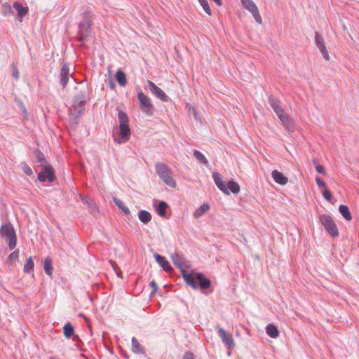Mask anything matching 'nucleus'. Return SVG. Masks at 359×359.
Instances as JSON below:
<instances>
[{"label":"nucleus","instance_id":"1","mask_svg":"<svg viewBox=\"0 0 359 359\" xmlns=\"http://www.w3.org/2000/svg\"><path fill=\"white\" fill-rule=\"evenodd\" d=\"M172 259L175 266L180 269L182 276L189 286L195 290L200 287L201 290L210 287V280L206 278L203 273L195 271H192L191 273L187 272V269L189 267V265L187 264L182 256L175 254L172 255Z\"/></svg>","mask_w":359,"mask_h":359},{"label":"nucleus","instance_id":"2","mask_svg":"<svg viewBox=\"0 0 359 359\" xmlns=\"http://www.w3.org/2000/svg\"><path fill=\"white\" fill-rule=\"evenodd\" d=\"M118 118L119 122V130L118 137H114V140L118 143H122L128 141L130 137V128L129 127V120L126 113L122 110H119L118 113Z\"/></svg>","mask_w":359,"mask_h":359},{"label":"nucleus","instance_id":"3","mask_svg":"<svg viewBox=\"0 0 359 359\" xmlns=\"http://www.w3.org/2000/svg\"><path fill=\"white\" fill-rule=\"evenodd\" d=\"M157 175L168 186L175 188L176 182L172 177V173L169 167L163 163L158 162L155 165Z\"/></svg>","mask_w":359,"mask_h":359},{"label":"nucleus","instance_id":"4","mask_svg":"<svg viewBox=\"0 0 359 359\" xmlns=\"http://www.w3.org/2000/svg\"><path fill=\"white\" fill-rule=\"evenodd\" d=\"M269 104L273 109L274 112L276 114L283 125L285 127L288 128L290 126V117L285 112L284 109L281 107L280 101L278 99L274 97L273 95H271L269 97Z\"/></svg>","mask_w":359,"mask_h":359},{"label":"nucleus","instance_id":"5","mask_svg":"<svg viewBox=\"0 0 359 359\" xmlns=\"http://www.w3.org/2000/svg\"><path fill=\"white\" fill-rule=\"evenodd\" d=\"M0 235L8 241V247L10 250H13L15 248L17 244V237L12 224H2L0 228Z\"/></svg>","mask_w":359,"mask_h":359},{"label":"nucleus","instance_id":"6","mask_svg":"<svg viewBox=\"0 0 359 359\" xmlns=\"http://www.w3.org/2000/svg\"><path fill=\"white\" fill-rule=\"evenodd\" d=\"M319 219L321 224L331 236L336 237L339 235L337 226L331 216L323 214L320 215Z\"/></svg>","mask_w":359,"mask_h":359},{"label":"nucleus","instance_id":"7","mask_svg":"<svg viewBox=\"0 0 359 359\" xmlns=\"http://www.w3.org/2000/svg\"><path fill=\"white\" fill-rule=\"evenodd\" d=\"M137 99L140 102V109L147 115L151 116L154 113V105L150 98L144 95L142 91L137 93Z\"/></svg>","mask_w":359,"mask_h":359},{"label":"nucleus","instance_id":"8","mask_svg":"<svg viewBox=\"0 0 359 359\" xmlns=\"http://www.w3.org/2000/svg\"><path fill=\"white\" fill-rule=\"evenodd\" d=\"M241 1L243 6L252 15L255 21L261 25L262 19L255 2L252 0H241Z\"/></svg>","mask_w":359,"mask_h":359},{"label":"nucleus","instance_id":"9","mask_svg":"<svg viewBox=\"0 0 359 359\" xmlns=\"http://www.w3.org/2000/svg\"><path fill=\"white\" fill-rule=\"evenodd\" d=\"M217 334L228 349L231 350L235 346L234 340L231 334L226 332L222 327L219 326L217 327Z\"/></svg>","mask_w":359,"mask_h":359},{"label":"nucleus","instance_id":"10","mask_svg":"<svg viewBox=\"0 0 359 359\" xmlns=\"http://www.w3.org/2000/svg\"><path fill=\"white\" fill-rule=\"evenodd\" d=\"M92 24L81 23L79 24L78 36L77 40L80 42H83L88 38L91 32Z\"/></svg>","mask_w":359,"mask_h":359},{"label":"nucleus","instance_id":"11","mask_svg":"<svg viewBox=\"0 0 359 359\" xmlns=\"http://www.w3.org/2000/svg\"><path fill=\"white\" fill-rule=\"evenodd\" d=\"M43 168V170L38 175V180L40 182H45L46 180L50 182H53L55 177L52 166L48 165Z\"/></svg>","mask_w":359,"mask_h":359},{"label":"nucleus","instance_id":"12","mask_svg":"<svg viewBox=\"0 0 359 359\" xmlns=\"http://www.w3.org/2000/svg\"><path fill=\"white\" fill-rule=\"evenodd\" d=\"M148 86L150 88L151 92L158 98L161 100L162 101H168V96L164 93L163 90H161L159 87H158L154 82L151 81H147Z\"/></svg>","mask_w":359,"mask_h":359},{"label":"nucleus","instance_id":"13","mask_svg":"<svg viewBox=\"0 0 359 359\" xmlns=\"http://www.w3.org/2000/svg\"><path fill=\"white\" fill-rule=\"evenodd\" d=\"M86 102L74 100L70 110L75 118H79L85 111Z\"/></svg>","mask_w":359,"mask_h":359},{"label":"nucleus","instance_id":"14","mask_svg":"<svg viewBox=\"0 0 359 359\" xmlns=\"http://www.w3.org/2000/svg\"><path fill=\"white\" fill-rule=\"evenodd\" d=\"M69 67L67 63H63L60 69V84L65 88L69 81Z\"/></svg>","mask_w":359,"mask_h":359},{"label":"nucleus","instance_id":"15","mask_svg":"<svg viewBox=\"0 0 359 359\" xmlns=\"http://www.w3.org/2000/svg\"><path fill=\"white\" fill-rule=\"evenodd\" d=\"M75 90H78V93L75 95L74 100L86 102L88 94V88L86 87L80 88L76 87Z\"/></svg>","mask_w":359,"mask_h":359},{"label":"nucleus","instance_id":"16","mask_svg":"<svg viewBox=\"0 0 359 359\" xmlns=\"http://www.w3.org/2000/svg\"><path fill=\"white\" fill-rule=\"evenodd\" d=\"M154 257L156 262L160 264V266L165 270V271H171L172 268L170 263L165 259V258L157 253L154 255Z\"/></svg>","mask_w":359,"mask_h":359},{"label":"nucleus","instance_id":"17","mask_svg":"<svg viewBox=\"0 0 359 359\" xmlns=\"http://www.w3.org/2000/svg\"><path fill=\"white\" fill-rule=\"evenodd\" d=\"M271 176L273 180L281 185H285L287 183V178L283 175V174L277 170L272 171Z\"/></svg>","mask_w":359,"mask_h":359},{"label":"nucleus","instance_id":"18","mask_svg":"<svg viewBox=\"0 0 359 359\" xmlns=\"http://www.w3.org/2000/svg\"><path fill=\"white\" fill-rule=\"evenodd\" d=\"M13 7L16 10L18 15L21 18L25 16L29 11L27 6H24L21 3L18 1L14 2Z\"/></svg>","mask_w":359,"mask_h":359},{"label":"nucleus","instance_id":"19","mask_svg":"<svg viewBox=\"0 0 359 359\" xmlns=\"http://www.w3.org/2000/svg\"><path fill=\"white\" fill-rule=\"evenodd\" d=\"M43 269L48 276L53 274V262L50 257H46L43 260Z\"/></svg>","mask_w":359,"mask_h":359},{"label":"nucleus","instance_id":"20","mask_svg":"<svg viewBox=\"0 0 359 359\" xmlns=\"http://www.w3.org/2000/svg\"><path fill=\"white\" fill-rule=\"evenodd\" d=\"M132 350L136 353H144V349L135 337L132 338Z\"/></svg>","mask_w":359,"mask_h":359},{"label":"nucleus","instance_id":"21","mask_svg":"<svg viewBox=\"0 0 359 359\" xmlns=\"http://www.w3.org/2000/svg\"><path fill=\"white\" fill-rule=\"evenodd\" d=\"M339 211L344 217V219L347 221H351L352 219L351 214L349 211V208L346 205H340L339 207Z\"/></svg>","mask_w":359,"mask_h":359},{"label":"nucleus","instance_id":"22","mask_svg":"<svg viewBox=\"0 0 359 359\" xmlns=\"http://www.w3.org/2000/svg\"><path fill=\"white\" fill-rule=\"evenodd\" d=\"M116 79L121 86H125L127 84L126 74L121 69L116 72Z\"/></svg>","mask_w":359,"mask_h":359},{"label":"nucleus","instance_id":"23","mask_svg":"<svg viewBox=\"0 0 359 359\" xmlns=\"http://www.w3.org/2000/svg\"><path fill=\"white\" fill-rule=\"evenodd\" d=\"M210 210V205L208 203H203L198 209H196L194 213V216L196 218L201 217L203 214Z\"/></svg>","mask_w":359,"mask_h":359},{"label":"nucleus","instance_id":"24","mask_svg":"<svg viewBox=\"0 0 359 359\" xmlns=\"http://www.w3.org/2000/svg\"><path fill=\"white\" fill-rule=\"evenodd\" d=\"M138 217L144 224H147L151 220V215L147 210H140L138 212Z\"/></svg>","mask_w":359,"mask_h":359},{"label":"nucleus","instance_id":"25","mask_svg":"<svg viewBox=\"0 0 359 359\" xmlns=\"http://www.w3.org/2000/svg\"><path fill=\"white\" fill-rule=\"evenodd\" d=\"M266 332L272 338H276L279 335L277 327L272 324L268 325L266 326Z\"/></svg>","mask_w":359,"mask_h":359},{"label":"nucleus","instance_id":"26","mask_svg":"<svg viewBox=\"0 0 359 359\" xmlns=\"http://www.w3.org/2000/svg\"><path fill=\"white\" fill-rule=\"evenodd\" d=\"M82 201L88 205L89 208L90 209L91 213L95 215L96 212H97L98 210L96 208L94 201L90 198H83Z\"/></svg>","mask_w":359,"mask_h":359},{"label":"nucleus","instance_id":"27","mask_svg":"<svg viewBox=\"0 0 359 359\" xmlns=\"http://www.w3.org/2000/svg\"><path fill=\"white\" fill-rule=\"evenodd\" d=\"M63 331H64V335L67 338H70L74 334V327L72 326V325L69 322V323H67L64 325Z\"/></svg>","mask_w":359,"mask_h":359},{"label":"nucleus","instance_id":"28","mask_svg":"<svg viewBox=\"0 0 359 359\" xmlns=\"http://www.w3.org/2000/svg\"><path fill=\"white\" fill-rule=\"evenodd\" d=\"M168 208V205L165 202L161 201L156 208V211L160 216L163 217L165 215L166 210Z\"/></svg>","mask_w":359,"mask_h":359},{"label":"nucleus","instance_id":"29","mask_svg":"<svg viewBox=\"0 0 359 359\" xmlns=\"http://www.w3.org/2000/svg\"><path fill=\"white\" fill-rule=\"evenodd\" d=\"M34 262L32 257H29L24 266V271L25 273H30L34 269Z\"/></svg>","mask_w":359,"mask_h":359},{"label":"nucleus","instance_id":"30","mask_svg":"<svg viewBox=\"0 0 359 359\" xmlns=\"http://www.w3.org/2000/svg\"><path fill=\"white\" fill-rule=\"evenodd\" d=\"M194 157L201 163L206 165L208 164V161L205 156L199 151L195 150L194 152Z\"/></svg>","mask_w":359,"mask_h":359},{"label":"nucleus","instance_id":"31","mask_svg":"<svg viewBox=\"0 0 359 359\" xmlns=\"http://www.w3.org/2000/svg\"><path fill=\"white\" fill-rule=\"evenodd\" d=\"M228 190H231V191L233 194H238L240 191V186L233 181H230L228 183Z\"/></svg>","mask_w":359,"mask_h":359},{"label":"nucleus","instance_id":"32","mask_svg":"<svg viewBox=\"0 0 359 359\" xmlns=\"http://www.w3.org/2000/svg\"><path fill=\"white\" fill-rule=\"evenodd\" d=\"M83 21L81 23H89L92 24V14L89 11H86L83 13Z\"/></svg>","mask_w":359,"mask_h":359},{"label":"nucleus","instance_id":"33","mask_svg":"<svg viewBox=\"0 0 359 359\" xmlns=\"http://www.w3.org/2000/svg\"><path fill=\"white\" fill-rule=\"evenodd\" d=\"M198 1L201 4V5L202 6V7L204 9L205 12L208 15H211V14H212L211 9H210V8L209 6V4H208L207 0H198Z\"/></svg>","mask_w":359,"mask_h":359},{"label":"nucleus","instance_id":"34","mask_svg":"<svg viewBox=\"0 0 359 359\" xmlns=\"http://www.w3.org/2000/svg\"><path fill=\"white\" fill-rule=\"evenodd\" d=\"M114 203L121 208L126 214H130L129 209L123 205V203L117 198H114Z\"/></svg>","mask_w":359,"mask_h":359},{"label":"nucleus","instance_id":"35","mask_svg":"<svg viewBox=\"0 0 359 359\" xmlns=\"http://www.w3.org/2000/svg\"><path fill=\"white\" fill-rule=\"evenodd\" d=\"M36 163H38L39 166H41V167L46 166V161L43 154L40 153L37 155Z\"/></svg>","mask_w":359,"mask_h":359},{"label":"nucleus","instance_id":"36","mask_svg":"<svg viewBox=\"0 0 359 359\" xmlns=\"http://www.w3.org/2000/svg\"><path fill=\"white\" fill-rule=\"evenodd\" d=\"M22 171L28 176H32L33 175V172L32 168L25 163H22Z\"/></svg>","mask_w":359,"mask_h":359},{"label":"nucleus","instance_id":"37","mask_svg":"<svg viewBox=\"0 0 359 359\" xmlns=\"http://www.w3.org/2000/svg\"><path fill=\"white\" fill-rule=\"evenodd\" d=\"M217 187L222 191L224 192L225 194H227L229 195L230 194L229 191L228 190V188L226 187V183L224 181H222V182H220L218 185H217Z\"/></svg>","mask_w":359,"mask_h":359},{"label":"nucleus","instance_id":"38","mask_svg":"<svg viewBox=\"0 0 359 359\" xmlns=\"http://www.w3.org/2000/svg\"><path fill=\"white\" fill-rule=\"evenodd\" d=\"M313 162L314 164H316V171L318 172V173H321L323 175H325V168L323 165H319L317 163V161L316 159H313Z\"/></svg>","mask_w":359,"mask_h":359},{"label":"nucleus","instance_id":"39","mask_svg":"<svg viewBox=\"0 0 359 359\" xmlns=\"http://www.w3.org/2000/svg\"><path fill=\"white\" fill-rule=\"evenodd\" d=\"M212 177L217 186L223 181L220 174L218 172H213Z\"/></svg>","mask_w":359,"mask_h":359},{"label":"nucleus","instance_id":"40","mask_svg":"<svg viewBox=\"0 0 359 359\" xmlns=\"http://www.w3.org/2000/svg\"><path fill=\"white\" fill-rule=\"evenodd\" d=\"M323 196L328 201H330L332 198V194L327 189L323 190Z\"/></svg>","mask_w":359,"mask_h":359},{"label":"nucleus","instance_id":"41","mask_svg":"<svg viewBox=\"0 0 359 359\" xmlns=\"http://www.w3.org/2000/svg\"><path fill=\"white\" fill-rule=\"evenodd\" d=\"M18 253H19V251L17 250L10 254L8 259L11 262H15L18 259Z\"/></svg>","mask_w":359,"mask_h":359},{"label":"nucleus","instance_id":"42","mask_svg":"<svg viewBox=\"0 0 359 359\" xmlns=\"http://www.w3.org/2000/svg\"><path fill=\"white\" fill-rule=\"evenodd\" d=\"M13 76L15 80H18L20 76L19 71L15 65L13 66Z\"/></svg>","mask_w":359,"mask_h":359},{"label":"nucleus","instance_id":"43","mask_svg":"<svg viewBox=\"0 0 359 359\" xmlns=\"http://www.w3.org/2000/svg\"><path fill=\"white\" fill-rule=\"evenodd\" d=\"M183 359H196L193 353L187 351L183 355Z\"/></svg>","mask_w":359,"mask_h":359},{"label":"nucleus","instance_id":"44","mask_svg":"<svg viewBox=\"0 0 359 359\" xmlns=\"http://www.w3.org/2000/svg\"><path fill=\"white\" fill-rule=\"evenodd\" d=\"M316 182L319 187H325V182L320 177H316Z\"/></svg>","mask_w":359,"mask_h":359},{"label":"nucleus","instance_id":"45","mask_svg":"<svg viewBox=\"0 0 359 359\" xmlns=\"http://www.w3.org/2000/svg\"><path fill=\"white\" fill-rule=\"evenodd\" d=\"M149 285L152 288V292H155L157 291L158 286L154 280L150 282Z\"/></svg>","mask_w":359,"mask_h":359},{"label":"nucleus","instance_id":"46","mask_svg":"<svg viewBox=\"0 0 359 359\" xmlns=\"http://www.w3.org/2000/svg\"><path fill=\"white\" fill-rule=\"evenodd\" d=\"M323 57L326 60H330V56H329V54H328V52L327 50V49H325V50H320Z\"/></svg>","mask_w":359,"mask_h":359},{"label":"nucleus","instance_id":"47","mask_svg":"<svg viewBox=\"0 0 359 359\" xmlns=\"http://www.w3.org/2000/svg\"><path fill=\"white\" fill-rule=\"evenodd\" d=\"M320 50L326 49L325 45L323 41L318 42V44L316 45Z\"/></svg>","mask_w":359,"mask_h":359},{"label":"nucleus","instance_id":"48","mask_svg":"<svg viewBox=\"0 0 359 359\" xmlns=\"http://www.w3.org/2000/svg\"><path fill=\"white\" fill-rule=\"evenodd\" d=\"M315 39H316V45L318 44V42H322L323 41V40L320 38L319 34L318 32L316 33V37H315Z\"/></svg>","mask_w":359,"mask_h":359},{"label":"nucleus","instance_id":"49","mask_svg":"<svg viewBox=\"0 0 359 359\" xmlns=\"http://www.w3.org/2000/svg\"><path fill=\"white\" fill-rule=\"evenodd\" d=\"M4 8H8L10 11L11 9V6L10 5H8V4L4 5Z\"/></svg>","mask_w":359,"mask_h":359},{"label":"nucleus","instance_id":"50","mask_svg":"<svg viewBox=\"0 0 359 359\" xmlns=\"http://www.w3.org/2000/svg\"><path fill=\"white\" fill-rule=\"evenodd\" d=\"M114 86H114V84L113 83V82H112V81H111V82H110V87H111V88H114Z\"/></svg>","mask_w":359,"mask_h":359}]
</instances>
